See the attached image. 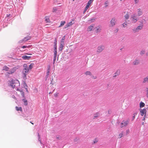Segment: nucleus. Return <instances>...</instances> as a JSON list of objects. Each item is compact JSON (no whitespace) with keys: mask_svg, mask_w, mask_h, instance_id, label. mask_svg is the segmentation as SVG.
I'll list each match as a JSON object with an SVG mask.
<instances>
[{"mask_svg":"<svg viewBox=\"0 0 148 148\" xmlns=\"http://www.w3.org/2000/svg\"><path fill=\"white\" fill-rule=\"evenodd\" d=\"M145 116H146L145 115H144V117H143V121L145 120Z\"/></svg>","mask_w":148,"mask_h":148,"instance_id":"51","label":"nucleus"},{"mask_svg":"<svg viewBox=\"0 0 148 148\" xmlns=\"http://www.w3.org/2000/svg\"><path fill=\"white\" fill-rule=\"evenodd\" d=\"M111 112V110H109V111H108V113H109V114H110V113H109V112Z\"/></svg>","mask_w":148,"mask_h":148,"instance_id":"60","label":"nucleus"},{"mask_svg":"<svg viewBox=\"0 0 148 148\" xmlns=\"http://www.w3.org/2000/svg\"><path fill=\"white\" fill-rule=\"evenodd\" d=\"M92 1V0H90L88 1V2L87 5H88V6H89L91 4V3Z\"/></svg>","mask_w":148,"mask_h":148,"instance_id":"35","label":"nucleus"},{"mask_svg":"<svg viewBox=\"0 0 148 148\" xmlns=\"http://www.w3.org/2000/svg\"><path fill=\"white\" fill-rule=\"evenodd\" d=\"M145 53V50H142L140 52V54L141 55H143Z\"/></svg>","mask_w":148,"mask_h":148,"instance_id":"40","label":"nucleus"},{"mask_svg":"<svg viewBox=\"0 0 148 148\" xmlns=\"http://www.w3.org/2000/svg\"><path fill=\"white\" fill-rule=\"evenodd\" d=\"M23 86L24 88L27 87V85L25 83H24V84Z\"/></svg>","mask_w":148,"mask_h":148,"instance_id":"45","label":"nucleus"},{"mask_svg":"<svg viewBox=\"0 0 148 148\" xmlns=\"http://www.w3.org/2000/svg\"><path fill=\"white\" fill-rule=\"evenodd\" d=\"M64 40H61L60 42V44L64 45Z\"/></svg>","mask_w":148,"mask_h":148,"instance_id":"43","label":"nucleus"},{"mask_svg":"<svg viewBox=\"0 0 148 148\" xmlns=\"http://www.w3.org/2000/svg\"><path fill=\"white\" fill-rule=\"evenodd\" d=\"M29 72V71L26 69V68H24L23 72V77L24 79H26V75Z\"/></svg>","mask_w":148,"mask_h":148,"instance_id":"5","label":"nucleus"},{"mask_svg":"<svg viewBox=\"0 0 148 148\" xmlns=\"http://www.w3.org/2000/svg\"><path fill=\"white\" fill-rule=\"evenodd\" d=\"M34 65V63H32L31 64H30L29 65V67H28L29 68V69H30V70H31L33 68Z\"/></svg>","mask_w":148,"mask_h":148,"instance_id":"23","label":"nucleus"},{"mask_svg":"<svg viewBox=\"0 0 148 148\" xmlns=\"http://www.w3.org/2000/svg\"><path fill=\"white\" fill-rule=\"evenodd\" d=\"M65 39V36H63L62 37L61 40L64 41Z\"/></svg>","mask_w":148,"mask_h":148,"instance_id":"49","label":"nucleus"},{"mask_svg":"<svg viewBox=\"0 0 148 148\" xmlns=\"http://www.w3.org/2000/svg\"><path fill=\"white\" fill-rule=\"evenodd\" d=\"M139 64V61L138 60H136L133 62V64L134 65H136L138 64Z\"/></svg>","mask_w":148,"mask_h":148,"instance_id":"14","label":"nucleus"},{"mask_svg":"<svg viewBox=\"0 0 148 148\" xmlns=\"http://www.w3.org/2000/svg\"><path fill=\"white\" fill-rule=\"evenodd\" d=\"M143 27V25L142 23L140 25L138 26L136 28H134L132 29V31L134 33L137 32H139L140 30L142 29Z\"/></svg>","mask_w":148,"mask_h":148,"instance_id":"1","label":"nucleus"},{"mask_svg":"<svg viewBox=\"0 0 148 148\" xmlns=\"http://www.w3.org/2000/svg\"><path fill=\"white\" fill-rule=\"evenodd\" d=\"M23 67L24 68H25L27 70L29 71V70H30V69H29V68L28 67L27 65L26 64H24L23 65Z\"/></svg>","mask_w":148,"mask_h":148,"instance_id":"26","label":"nucleus"},{"mask_svg":"<svg viewBox=\"0 0 148 148\" xmlns=\"http://www.w3.org/2000/svg\"><path fill=\"white\" fill-rule=\"evenodd\" d=\"M9 69V68L6 66H4L3 67L2 70L5 71H8Z\"/></svg>","mask_w":148,"mask_h":148,"instance_id":"17","label":"nucleus"},{"mask_svg":"<svg viewBox=\"0 0 148 148\" xmlns=\"http://www.w3.org/2000/svg\"><path fill=\"white\" fill-rule=\"evenodd\" d=\"M26 54L29 55H32V54H28V53H27Z\"/></svg>","mask_w":148,"mask_h":148,"instance_id":"59","label":"nucleus"},{"mask_svg":"<svg viewBox=\"0 0 148 148\" xmlns=\"http://www.w3.org/2000/svg\"><path fill=\"white\" fill-rule=\"evenodd\" d=\"M57 95H57V94H55L54 95L55 96V97H57Z\"/></svg>","mask_w":148,"mask_h":148,"instance_id":"54","label":"nucleus"},{"mask_svg":"<svg viewBox=\"0 0 148 148\" xmlns=\"http://www.w3.org/2000/svg\"><path fill=\"white\" fill-rule=\"evenodd\" d=\"M104 48L105 47L103 45H100L98 47L97 51L99 53L101 52L104 49Z\"/></svg>","mask_w":148,"mask_h":148,"instance_id":"7","label":"nucleus"},{"mask_svg":"<svg viewBox=\"0 0 148 148\" xmlns=\"http://www.w3.org/2000/svg\"><path fill=\"white\" fill-rule=\"evenodd\" d=\"M10 14H7V16L8 17L9 16H10Z\"/></svg>","mask_w":148,"mask_h":148,"instance_id":"61","label":"nucleus"},{"mask_svg":"<svg viewBox=\"0 0 148 148\" xmlns=\"http://www.w3.org/2000/svg\"><path fill=\"white\" fill-rule=\"evenodd\" d=\"M23 101L24 102V104L25 106H27L28 104L27 101L25 99H23Z\"/></svg>","mask_w":148,"mask_h":148,"instance_id":"24","label":"nucleus"},{"mask_svg":"<svg viewBox=\"0 0 148 148\" xmlns=\"http://www.w3.org/2000/svg\"><path fill=\"white\" fill-rule=\"evenodd\" d=\"M140 114L142 116H143L144 115H146L147 111L144 108L143 109H141L140 110Z\"/></svg>","mask_w":148,"mask_h":148,"instance_id":"9","label":"nucleus"},{"mask_svg":"<svg viewBox=\"0 0 148 148\" xmlns=\"http://www.w3.org/2000/svg\"><path fill=\"white\" fill-rule=\"evenodd\" d=\"M148 82V76L144 79L143 83H145Z\"/></svg>","mask_w":148,"mask_h":148,"instance_id":"25","label":"nucleus"},{"mask_svg":"<svg viewBox=\"0 0 148 148\" xmlns=\"http://www.w3.org/2000/svg\"><path fill=\"white\" fill-rule=\"evenodd\" d=\"M15 108L17 111H22V109L21 107H18L17 106H16Z\"/></svg>","mask_w":148,"mask_h":148,"instance_id":"19","label":"nucleus"},{"mask_svg":"<svg viewBox=\"0 0 148 148\" xmlns=\"http://www.w3.org/2000/svg\"><path fill=\"white\" fill-rule=\"evenodd\" d=\"M116 19L115 18H112L110 21V27H113L116 24Z\"/></svg>","mask_w":148,"mask_h":148,"instance_id":"6","label":"nucleus"},{"mask_svg":"<svg viewBox=\"0 0 148 148\" xmlns=\"http://www.w3.org/2000/svg\"><path fill=\"white\" fill-rule=\"evenodd\" d=\"M98 141V139L97 138H95L93 141V143H96Z\"/></svg>","mask_w":148,"mask_h":148,"instance_id":"33","label":"nucleus"},{"mask_svg":"<svg viewBox=\"0 0 148 148\" xmlns=\"http://www.w3.org/2000/svg\"><path fill=\"white\" fill-rule=\"evenodd\" d=\"M10 85L13 88H15L16 85H15L14 81V80H12L9 83Z\"/></svg>","mask_w":148,"mask_h":148,"instance_id":"10","label":"nucleus"},{"mask_svg":"<svg viewBox=\"0 0 148 148\" xmlns=\"http://www.w3.org/2000/svg\"><path fill=\"white\" fill-rule=\"evenodd\" d=\"M101 27L100 26H98L94 29V32L95 33H98L101 32Z\"/></svg>","mask_w":148,"mask_h":148,"instance_id":"8","label":"nucleus"},{"mask_svg":"<svg viewBox=\"0 0 148 148\" xmlns=\"http://www.w3.org/2000/svg\"><path fill=\"white\" fill-rule=\"evenodd\" d=\"M45 21L47 23H49L50 22L49 18L48 16H46L45 17Z\"/></svg>","mask_w":148,"mask_h":148,"instance_id":"21","label":"nucleus"},{"mask_svg":"<svg viewBox=\"0 0 148 148\" xmlns=\"http://www.w3.org/2000/svg\"><path fill=\"white\" fill-rule=\"evenodd\" d=\"M27 92L28 91L27 87L25 88Z\"/></svg>","mask_w":148,"mask_h":148,"instance_id":"52","label":"nucleus"},{"mask_svg":"<svg viewBox=\"0 0 148 148\" xmlns=\"http://www.w3.org/2000/svg\"><path fill=\"white\" fill-rule=\"evenodd\" d=\"M66 23V22L64 21H62L61 22L60 25L59 26V27H61L63 26Z\"/></svg>","mask_w":148,"mask_h":148,"instance_id":"18","label":"nucleus"},{"mask_svg":"<svg viewBox=\"0 0 148 148\" xmlns=\"http://www.w3.org/2000/svg\"><path fill=\"white\" fill-rule=\"evenodd\" d=\"M145 106V104L143 102H141L140 103V108H142L144 107Z\"/></svg>","mask_w":148,"mask_h":148,"instance_id":"22","label":"nucleus"},{"mask_svg":"<svg viewBox=\"0 0 148 148\" xmlns=\"http://www.w3.org/2000/svg\"><path fill=\"white\" fill-rule=\"evenodd\" d=\"M72 49H71L70 50V51H69V52H72Z\"/></svg>","mask_w":148,"mask_h":148,"instance_id":"55","label":"nucleus"},{"mask_svg":"<svg viewBox=\"0 0 148 148\" xmlns=\"http://www.w3.org/2000/svg\"><path fill=\"white\" fill-rule=\"evenodd\" d=\"M116 31L117 32L118 31V29H116Z\"/></svg>","mask_w":148,"mask_h":148,"instance_id":"62","label":"nucleus"},{"mask_svg":"<svg viewBox=\"0 0 148 148\" xmlns=\"http://www.w3.org/2000/svg\"><path fill=\"white\" fill-rule=\"evenodd\" d=\"M119 73L118 72V71H117L114 74V75L113 76L114 77H116L117 75H119Z\"/></svg>","mask_w":148,"mask_h":148,"instance_id":"34","label":"nucleus"},{"mask_svg":"<svg viewBox=\"0 0 148 148\" xmlns=\"http://www.w3.org/2000/svg\"><path fill=\"white\" fill-rule=\"evenodd\" d=\"M16 90L20 91L18 88H17V89H16Z\"/></svg>","mask_w":148,"mask_h":148,"instance_id":"56","label":"nucleus"},{"mask_svg":"<svg viewBox=\"0 0 148 148\" xmlns=\"http://www.w3.org/2000/svg\"><path fill=\"white\" fill-rule=\"evenodd\" d=\"M99 115V114L98 112L94 114V118H96Z\"/></svg>","mask_w":148,"mask_h":148,"instance_id":"29","label":"nucleus"},{"mask_svg":"<svg viewBox=\"0 0 148 148\" xmlns=\"http://www.w3.org/2000/svg\"><path fill=\"white\" fill-rule=\"evenodd\" d=\"M125 18L126 19H127L129 18V14L127 13L124 16Z\"/></svg>","mask_w":148,"mask_h":148,"instance_id":"30","label":"nucleus"},{"mask_svg":"<svg viewBox=\"0 0 148 148\" xmlns=\"http://www.w3.org/2000/svg\"><path fill=\"white\" fill-rule=\"evenodd\" d=\"M64 45L60 44V46L59 48V50L60 51H61L63 49V47H64Z\"/></svg>","mask_w":148,"mask_h":148,"instance_id":"20","label":"nucleus"},{"mask_svg":"<svg viewBox=\"0 0 148 148\" xmlns=\"http://www.w3.org/2000/svg\"><path fill=\"white\" fill-rule=\"evenodd\" d=\"M54 45H57V41L56 40L55 42H54Z\"/></svg>","mask_w":148,"mask_h":148,"instance_id":"53","label":"nucleus"},{"mask_svg":"<svg viewBox=\"0 0 148 148\" xmlns=\"http://www.w3.org/2000/svg\"><path fill=\"white\" fill-rule=\"evenodd\" d=\"M89 6H88V5H86L84 11V12H83L84 13L86 11V10H88V9L89 8Z\"/></svg>","mask_w":148,"mask_h":148,"instance_id":"31","label":"nucleus"},{"mask_svg":"<svg viewBox=\"0 0 148 148\" xmlns=\"http://www.w3.org/2000/svg\"><path fill=\"white\" fill-rule=\"evenodd\" d=\"M138 12H137V15L138 16H139L141 15H142L143 14L141 10V9L139 8L138 9Z\"/></svg>","mask_w":148,"mask_h":148,"instance_id":"13","label":"nucleus"},{"mask_svg":"<svg viewBox=\"0 0 148 148\" xmlns=\"http://www.w3.org/2000/svg\"><path fill=\"white\" fill-rule=\"evenodd\" d=\"M56 56H54L53 57V64H54L56 60Z\"/></svg>","mask_w":148,"mask_h":148,"instance_id":"39","label":"nucleus"},{"mask_svg":"<svg viewBox=\"0 0 148 148\" xmlns=\"http://www.w3.org/2000/svg\"><path fill=\"white\" fill-rule=\"evenodd\" d=\"M146 55L147 56H148V53H146Z\"/></svg>","mask_w":148,"mask_h":148,"instance_id":"57","label":"nucleus"},{"mask_svg":"<svg viewBox=\"0 0 148 148\" xmlns=\"http://www.w3.org/2000/svg\"><path fill=\"white\" fill-rule=\"evenodd\" d=\"M57 10V9L56 8H53V12H56V11Z\"/></svg>","mask_w":148,"mask_h":148,"instance_id":"44","label":"nucleus"},{"mask_svg":"<svg viewBox=\"0 0 148 148\" xmlns=\"http://www.w3.org/2000/svg\"><path fill=\"white\" fill-rule=\"evenodd\" d=\"M132 21L134 23H135L138 20V18L134 15L133 16L132 18Z\"/></svg>","mask_w":148,"mask_h":148,"instance_id":"11","label":"nucleus"},{"mask_svg":"<svg viewBox=\"0 0 148 148\" xmlns=\"http://www.w3.org/2000/svg\"><path fill=\"white\" fill-rule=\"evenodd\" d=\"M129 123V121L128 120L127 121H123L121 123L120 127L121 128H122L124 127L127 126L128 123Z\"/></svg>","mask_w":148,"mask_h":148,"instance_id":"3","label":"nucleus"},{"mask_svg":"<svg viewBox=\"0 0 148 148\" xmlns=\"http://www.w3.org/2000/svg\"><path fill=\"white\" fill-rule=\"evenodd\" d=\"M38 137H39V141H40V143H41V140H39V139H40V135H39V133H38Z\"/></svg>","mask_w":148,"mask_h":148,"instance_id":"50","label":"nucleus"},{"mask_svg":"<svg viewBox=\"0 0 148 148\" xmlns=\"http://www.w3.org/2000/svg\"><path fill=\"white\" fill-rule=\"evenodd\" d=\"M16 71L15 69L14 68H13L11 70L9 71L8 73L9 74H12L14 73Z\"/></svg>","mask_w":148,"mask_h":148,"instance_id":"15","label":"nucleus"},{"mask_svg":"<svg viewBox=\"0 0 148 148\" xmlns=\"http://www.w3.org/2000/svg\"><path fill=\"white\" fill-rule=\"evenodd\" d=\"M137 114V112H136L134 113L133 115V119H134L135 118V116Z\"/></svg>","mask_w":148,"mask_h":148,"instance_id":"38","label":"nucleus"},{"mask_svg":"<svg viewBox=\"0 0 148 148\" xmlns=\"http://www.w3.org/2000/svg\"><path fill=\"white\" fill-rule=\"evenodd\" d=\"M74 0H73V1H74Z\"/></svg>","mask_w":148,"mask_h":148,"instance_id":"64","label":"nucleus"},{"mask_svg":"<svg viewBox=\"0 0 148 148\" xmlns=\"http://www.w3.org/2000/svg\"><path fill=\"white\" fill-rule=\"evenodd\" d=\"M128 23L127 22L123 23V27H126L127 26Z\"/></svg>","mask_w":148,"mask_h":148,"instance_id":"32","label":"nucleus"},{"mask_svg":"<svg viewBox=\"0 0 148 148\" xmlns=\"http://www.w3.org/2000/svg\"><path fill=\"white\" fill-rule=\"evenodd\" d=\"M30 123L32 125H34V123H33L31 121H30Z\"/></svg>","mask_w":148,"mask_h":148,"instance_id":"58","label":"nucleus"},{"mask_svg":"<svg viewBox=\"0 0 148 148\" xmlns=\"http://www.w3.org/2000/svg\"><path fill=\"white\" fill-rule=\"evenodd\" d=\"M49 73V69H48L47 71V75H48Z\"/></svg>","mask_w":148,"mask_h":148,"instance_id":"47","label":"nucleus"},{"mask_svg":"<svg viewBox=\"0 0 148 148\" xmlns=\"http://www.w3.org/2000/svg\"><path fill=\"white\" fill-rule=\"evenodd\" d=\"M123 132H122L121 133H120L118 136V137L119 138H121L123 136Z\"/></svg>","mask_w":148,"mask_h":148,"instance_id":"28","label":"nucleus"},{"mask_svg":"<svg viewBox=\"0 0 148 148\" xmlns=\"http://www.w3.org/2000/svg\"><path fill=\"white\" fill-rule=\"evenodd\" d=\"M57 50H54V56H57Z\"/></svg>","mask_w":148,"mask_h":148,"instance_id":"37","label":"nucleus"},{"mask_svg":"<svg viewBox=\"0 0 148 148\" xmlns=\"http://www.w3.org/2000/svg\"><path fill=\"white\" fill-rule=\"evenodd\" d=\"M54 50H57V45H54Z\"/></svg>","mask_w":148,"mask_h":148,"instance_id":"46","label":"nucleus"},{"mask_svg":"<svg viewBox=\"0 0 148 148\" xmlns=\"http://www.w3.org/2000/svg\"><path fill=\"white\" fill-rule=\"evenodd\" d=\"M108 1H106L104 3V6L105 7H106L108 6Z\"/></svg>","mask_w":148,"mask_h":148,"instance_id":"36","label":"nucleus"},{"mask_svg":"<svg viewBox=\"0 0 148 148\" xmlns=\"http://www.w3.org/2000/svg\"><path fill=\"white\" fill-rule=\"evenodd\" d=\"M146 96L148 97V88H146Z\"/></svg>","mask_w":148,"mask_h":148,"instance_id":"42","label":"nucleus"},{"mask_svg":"<svg viewBox=\"0 0 148 148\" xmlns=\"http://www.w3.org/2000/svg\"><path fill=\"white\" fill-rule=\"evenodd\" d=\"M22 58L23 59L25 60H29L31 58V56H27L26 55L24 56H22Z\"/></svg>","mask_w":148,"mask_h":148,"instance_id":"12","label":"nucleus"},{"mask_svg":"<svg viewBox=\"0 0 148 148\" xmlns=\"http://www.w3.org/2000/svg\"><path fill=\"white\" fill-rule=\"evenodd\" d=\"M92 26L91 25L89 26L87 29V31L88 32H90L92 30Z\"/></svg>","mask_w":148,"mask_h":148,"instance_id":"16","label":"nucleus"},{"mask_svg":"<svg viewBox=\"0 0 148 148\" xmlns=\"http://www.w3.org/2000/svg\"><path fill=\"white\" fill-rule=\"evenodd\" d=\"M31 37L29 36H27L26 37H25L23 39L20 40L19 42V43H22L25 42L26 41L30 40L31 39Z\"/></svg>","mask_w":148,"mask_h":148,"instance_id":"2","label":"nucleus"},{"mask_svg":"<svg viewBox=\"0 0 148 148\" xmlns=\"http://www.w3.org/2000/svg\"><path fill=\"white\" fill-rule=\"evenodd\" d=\"M135 4L138 3L139 1V0H134Z\"/></svg>","mask_w":148,"mask_h":148,"instance_id":"48","label":"nucleus"},{"mask_svg":"<svg viewBox=\"0 0 148 148\" xmlns=\"http://www.w3.org/2000/svg\"><path fill=\"white\" fill-rule=\"evenodd\" d=\"M74 23V20L73 19H72L70 22L66 23V25L65 26L64 28L66 29L68 28V27L71 26Z\"/></svg>","mask_w":148,"mask_h":148,"instance_id":"4","label":"nucleus"},{"mask_svg":"<svg viewBox=\"0 0 148 148\" xmlns=\"http://www.w3.org/2000/svg\"><path fill=\"white\" fill-rule=\"evenodd\" d=\"M85 74L86 75H92V73L90 72L89 71H87L85 73Z\"/></svg>","mask_w":148,"mask_h":148,"instance_id":"27","label":"nucleus"},{"mask_svg":"<svg viewBox=\"0 0 148 148\" xmlns=\"http://www.w3.org/2000/svg\"><path fill=\"white\" fill-rule=\"evenodd\" d=\"M66 50H67V52H68V51L67 49H66Z\"/></svg>","mask_w":148,"mask_h":148,"instance_id":"63","label":"nucleus"},{"mask_svg":"<svg viewBox=\"0 0 148 148\" xmlns=\"http://www.w3.org/2000/svg\"><path fill=\"white\" fill-rule=\"evenodd\" d=\"M29 47H30V45L28 46H27L26 45V46H22L21 47V48H26L27 47L29 48Z\"/></svg>","mask_w":148,"mask_h":148,"instance_id":"41","label":"nucleus"}]
</instances>
